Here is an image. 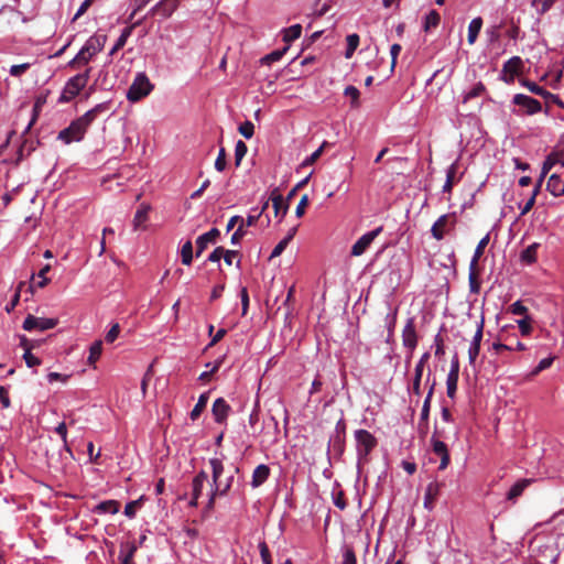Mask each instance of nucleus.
I'll use <instances>...</instances> for the list:
<instances>
[{"label": "nucleus", "mask_w": 564, "mask_h": 564, "mask_svg": "<svg viewBox=\"0 0 564 564\" xmlns=\"http://www.w3.org/2000/svg\"><path fill=\"white\" fill-rule=\"evenodd\" d=\"M209 464L213 470V485L210 496L206 506L207 510H212L214 508L215 499L217 496L227 495L234 481V475H230L225 480L221 479V475L224 473V465L220 459L212 458L209 459Z\"/></svg>", "instance_id": "nucleus-1"}, {"label": "nucleus", "mask_w": 564, "mask_h": 564, "mask_svg": "<svg viewBox=\"0 0 564 564\" xmlns=\"http://www.w3.org/2000/svg\"><path fill=\"white\" fill-rule=\"evenodd\" d=\"M105 37L91 36L89 37L76 56L68 62V66L74 69H79L87 66L93 57L104 48Z\"/></svg>", "instance_id": "nucleus-2"}, {"label": "nucleus", "mask_w": 564, "mask_h": 564, "mask_svg": "<svg viewBox=\"0 0 564 564\" xmlns=\"http://www.w3.org/2000/svg\"><path fill=\"white\" fill-rule=\"evenodd\" d=\"M90 122L84 117V115L70 122V124L58 132L57 139L63 141L65 144H70L76 141L79 142L84 139Z\"/></svg>", "instance_id": "nucleus-3"}, {"label": "nucleus", "mask_w": 564, "mask_h": 564, "mask_svg": "<svg viewBox=\"0 0 564 564\" xmlns=\"http://www.w3.org/2000/svg\"><path fill=\"white\" fill-rule=\"evenodd\" d=\"M154 86L144 73H138L127 91V99L137 102L147 97Z\"/></svg>", "instance_id": "nucleus-4"}, {"label": "nucleus", "mask_w": 564, "mask_h": 564, "mask_svg": "<svg viewBox=\"0 0 564 564\" xmlns=\"http://www.w3.org/2000/svg\"><path fill=\"white\" fill-rule=\"evenodd\" d=\"M356 449L359 458H367L377 446V438L367 430L355 431Z\"/></svg>", "instance_id": "nucleus-5"}, {"label": "nucleus", "mask_w": 564, "mask_h": 564, "mask_svg": "<svg viewBox=\"0 0 564 564\" xmlns=\"http://www.w3.org/2000/svg\"><path fill=\"white\" fill-rule=\"evenodd\" d=\"M86 87L84 84V78L77 77L76 75L70 77L64 88L63 91L58 98V102L66 104L73 100L76 96L79 95V93Z\"/></svg>", "instance_id": "nucleus-6"}, {"label": "nucleus", "mask_w": 564, "mask_h": 564, "mask_svg": "<svg viewBox=\"0 0 564 564\" xmlns=\"http://www.w3.org/2000/svg\"><path fill=\"white\" fill-rule=\"evenodd\" d=\"M58 324L57 318H45V317H36L32 314H29L23 322V329L31 332L37 329L40 332H44L47 329L54 328Z\"/></svg>", "instance_id": "nucleus-7"}, {"label": "nucleus", "mask_w": 564, "mask_h": 564, "mask_svg": "<svg viewBox=\"0 0 564 564\" xmlns=\"http://www.w3.org/2000/svg\"><path fill=\"white\" fill-rule=\"evenodd\" d=\"M441 436L438 431L435 430L431 437V444L433 453L441 459L438 469L444 470L449 465L451 457L447 445L441 441Z\"/></svg>", "instance_id": "nucleus-8"}, {"label": "nucleus", "mask_w": 564, "mask_h": 564, "mask_svg": "<svg viewBox=\"0 0 564 564\" xmlns=\"http://www.w3.org/2000/svg\"><path fill=\"white\" fill-rule=\"evenodd\" d=\"M382 231V227H378L365 235H362L351 247V256L359 257L361 256L372 243V241L379 236Z\"/></svg>", "instance_id": "nucleus-9"}, {"label": "nucleus", "mask_w": 564, "mask_h": 564, "mask_svg": "<svg viewBox=\"0 0 564 564\" xmlns=\"http://www.w3.org/2000/svg\"><path fill=\"white\" fill-rule=\"evenodd\" d=\"M513 104L525 109L524 113L532 116L542 110V105L539 100L527 96L524 94H517L513 97Z\"/></svg>", "instance_id": "nucleus-10"}, {"label": "nucleus", "mask_w": 564, "mask_h": 564, "mask_svg": "<svg viewBox=\"0 0 564 564\" xmlns=\"http://www.w3.org/2000/svg\"><path fill=\"white\" fill-rule=\"evenodd\" d=\"M523 62L519 56H513L508 59L502 67L503 80L508 84L512 83L514 76L521 72Z\"/></svg>", "instance_id": "nucleus-11"}, {"label": "nucleus", "mask_w": 564, "mask_h": 564, "mask_svg": "<svg viewBox=\"0 0 564 564\" xmlns=\"http://www.w3.org/2000/svg\"><path fill=\"white\" fill-rule=\"evenodd\" d=\"M403 346L413 351L417 345V335L415 330V323L413 318H409L402 330Z\"/></svg>", "instance_id": "nucleus-12"}, {"label": "nucleus", "mask_w": 564, "mask_h": 564, "mask_svg": "<svg viewBox=\"0 0 564 564\" xmlns=\"http://www.w3.org/2000/svg\"><path fill=\"white\" fill-rule=\"evenodd\" d=\"M178 0H161L150 11L152 15H160L164 19L170 18L177 9Z\"/></svg>", "instance_id": "nucleus-13"}, {"label": "nucleus", "mask_w": 564, "mask_h": 564, "mask_svg": "<svg viewBox=\"0 0 564 564\" xmlns=\"http://www.w3.org/2000/svg\"><path fill=\"white\" fill-rule=\"evenodd\" d=\"M230 410V405L224 398L216 399L212 408V413L214 415L215 422L220 424L224 423L227 420Z\"/></svg>", "instance_id": "nucleus-14"}, {"label": "nucleus", "mask_w": 564, "mask_h": 564, "mask_svg": "<svg viewBox=\"0 0 564 564\" xmlns=\"http://www.w3.org/2000/svg\"><path fill=\"white\" fill-rule=\"evenodd\" d=\"M443 484L437 481H432L427 485L424 495V508L427 510H432L434 505L440 496L441 488Z\"/></svg>", "instance_id": "nucleus-15"}, {"label": "nucleus", "mask_w": 564, "mask_h": 564, "mask_svg": "<svg viewBox=\"0 0 564 564\" xmlns=\"http://www.w3.org/2000/svg\"><path fill=\"white\" fill-rule=\"evenodd\" d=\"M219 235L220 231L217 228H212L209 231L200 235L196 239V257H199L204 252L208 243H214Z\"/></svg>", "instance_id": "nucleus-16"}, {"label": "nucleus", "mask_w": 564, "mask_h": 564, "mask_svg": "<svg viewBox=\"0 0 564 564\" xmlns=\"http://www.w3.org/2000/svg\"><path fill=\"white\" fill-rule=\"evenodd\" d=\"M261 213L258 215H249L246 220L243 219V223H240L237 230L231 236V243L237 245L241 241V239L246 236L247 231L245 226L251 227L254 226L260 217Z\"/></svg>", "instance_id": "nucleus-17"}, {"label": "nucleus", "mask_w": 564, "mask_h": 564, "mask_svg": "<svg viewBox=\"0 0 564 564\" xmlns=\"http://www.w3.org/2000/svg\"><path fill=\"white\" fill-rule=\"evenodd\" d=\"M453 219V223L455 221L454 215H442L432 226L431 232L432 236L436 240H442L444 238L445 228L449 221V219Z\"/></svg>", "instance_id": "nucleus-18"}, {"label": "nucleus", "mask_w": 564, "mask_h": 564, "mask_svg": "<svg viewBox=\"0 0 564 564\" xmlns=\"http://www.w3.org/2000/svg\"><path fill=\"white\" fill-rule=\"evenodd\" d=\"M270 476V468L268 465H258L252 473L251 486L258 488L263 485Z\"/></svg>", "instance_id": "nucleus-19"}, {"label": "nucleus", "mask_w": 564, "mask_h": 564, "mask_svg": "<svg viewBox=\"0 0 564 564\" xmlns=\"http://www.w3.org/2000/svg\"><path fill=\"white\" fill-rule=\"evenodd\" d=\"M270 198L272 200L275 216H279L280 214L282 217L285 216L289 210V204L285 203L283 196L276 188L272 191Z\"/></svg>", "instance_id": "nucleus-20"}, {"label": "nucleus", "mask_w": 564, "mask_h": 564, "mask_svg": "<svg viewBox=\"0 0 564 564\" xmlns=\"http://www.w3.org/2000/svg\"><path fill=\"white\" fill-rule=\"evenodd\" d=\"M533 479L523 478L518 480L508 491L507 499L508 500H516L518 497L522 495L524 489L529 487L532 484Z\"/></svg>", "instance_id": "nucleus-21"}, {"label": "nucleus", "mask_w": 564, "mask_h": 564, "mask_svg": "<svg viewBox=\"0 0 564 564\" xmlns=\"http://www.w3.org/2000/svg\"><path fill=\"white\" fill-rule=\"evenodd\" d=\"M546 189L554 196L564 194V181L557 174H552L546 183Z\"/></svg>", "instance_id": "nucleus-22"}, {"label": "nucleus", "mask_w": 564, "mask_h": 564, "mask_svg": "<svg viewBox=\"0 0 564 564\" xmlns=\"http://www.w3.org/2000/svg\"><path fill=\"white\" fill-rule=\"evenodd\" d=\"M479 268L478 265L469 264V291L474 294H478L480 292V280H479Z\"/></svg>", "instance_id": "nucleus-23"}, {"label": "nucleus", "mask_w": 564, "mask_h": 564, "mask_svg": "<svg viewBox=\"0 0 564 564\" xmlns=\"http://www.w3.org/2000/svg\"><path fill=\"white\" fill-rule=\"evenodd\" d=\"M119 509H120V503L117 500H106V501H101L100 503H98L95 507L94 511L99 514H104V513L115 514L119 511Z\"/></svg>", "instance_id": "nucleus-24"}, {"label": "nucleus", "mask_w": 564, "mask_h": 564, "mask_svg": "<svg viewBox=\"0 0 564 564\" xmlns=\"http://www.w3.org/2000/svg\"><path fill=\"white\" fill-rule=\"evenodd\" d=\"M111 102L105 101L96 105L94 108L89 109L84 113V117L90 122V124L96 120V118L107 112L110 109Z\"/></svg>", "instance_id": "nucleus-25"}, {"label": "nucleus", "mask_w": 564, "mask_h": 564, "mask_svg": "<svg viewBox=\"0 0 564 564\" xmlns=\"http://www.w3.org/2000/svg\"><path fill=\"white\" fill-rule=\"evenodd\" d=\"M457 170H458V166H457L456 162L451 164V166L447 169L446 181H445V184L443 185L444 193H451L453 189V186L458 182V178L456 177Z\"/></svg>", "instance_id": "nucleus-26"}, {"label": "nucleus", "mask_w": 564, "mask_h": 564, "mask_svg": "<svg viewBox=\"0 0 564 564\" xmlns=\"http://www.w3.org/2000/svg\"><path fill=\"white\" fill-rule=\"evenodd\" d=\"M294 294H295V285H292L289 291L285 301L283 302L282 306H280L276 310V313H279L281 310L284 311V318L288 319L292 313H293V301H294Z\"/></svg>", "instance_id": "nucleus-27"}, {"label": "nucleus", "mask_w": 564, "mask_h": 564, "mask_svg": "<svg viewBox=\"0 0 564 564\" xmlns=\"http://www.w3.org/2000/svg\"><path fill=\"white\" fill-rule=\"evenodd\" d=\"M481 26H482V19L480 17H477L475 19H473L468 25V43L470 45H473L478 35H479V32L481 30Z\"/></svg>", "instance_id": "nucleus-28"}, {"label": "nucleus", "mask_w": 564, "mask_h": 564, "mask_svg": "<svg viewBox=\"0 0 564 564\" xmlns=\"http://www.w3.org/2000/svg\"><path fill=\"white\" fill-rule=\"evenodd\" d=\"M150 209L151 207L145 204H142L138 208L133 218V227L135 230L140 229L142 225L148 220Z\"/></svg>", "instance_id": "nucleus-29"}, {"label": "nucleus", "mask_w": 564, "mask_h": 564, "mask_svg": "<svg viewBox=\"0 0 564 564\" xmlns=\"http://www.w3.org/2000/svg\"><path fill=\"white\" fill-rule=\"evenodd\" d=\"M523 86L527 87L532 94L539 95L546 100H551L552 96L554 95V94L550 93L549 90H546L544 87L539 86L534 82L524 80Z\"/></svg>", "instance_id": "nucleus-30"}, {"label": "nucleus", "mask_w": 564, "mask_h": 564, "mask_svg": "<svg viewBox=\"0 0 564 564\" xmlns=\"http://www.w3.org/2000/svg\"><path fill=\"white\" fill-rule=\"evenodd\" d=\"M135 552L137 545L134 543H129L122 547L119 555L121 564H133V556Z\"/></svg>", "instance_id": "nucleus-31"}, {"label": "nucleus", "mask_w": 564, "mask_h": 564, "mask_svg": "<svg viewBox=\"0 0 564 564\" xmlns=\"http://www.w3.org/2000/svg\"><path fill=\"white\" fill-rule=\"evenodd\" d=\"M208 392L202 393L198 398L197 403L195 404L194 409L191 411V419L193 421L197 420L202 412L205 410L207 402H208Z\"/></svg>", "instance_id": "nucleus-32"}, {"label": "nucleus", "mask_w": 564, "mask_h": 564, "mask_svg": "<svg viewBox=\"0 0 564 564\" xmlns=\"http://www.w3.org/2000/svg\"><path fill=\"white\" fill-rule=\"evenodd\" d=\"M50 95V90H45L43 94L39 95L35 99L34 107H33V118L31 122L29 123L28 129L31 128V126L35 122L39 112L41 111L42 107L46 104L47 97Z\"/></svg>", "instance_id": "nucleus-33"}, {"label": "nucleus", "mask_w": 564, "mask_h": 564, "mask_svg": "<svg viewBox=\"0 0 564 564\" xmlns=\"http://www.w3.org/2000/svg\"><path fill=\"white\" fill-rule=\"evenodd\" d=\"M539 248L538 243H532L527 247L520 254V259L522 262L532 264L536 261V250Z\"/></svg>", "instance_id": "nucleus-34"}, {"label": "nucleus", "mask_w": 564, "mask_h": 564, "mask_svg": "<svg viewBox=\"0 0 564 564\" xmlns=\"http://www.w3.org/2000/svg\"><path fill=\"white\" fill-rule=\"evenodd\" d=\"M489 234H487L484 238L480 239L469 264L478 265L479 259L482 257L485 248L489 243Z\"/></svg>", "instance_id": "nucleus-35"}, {"label": "nucleus", "mask_w": 564, "mask_h": 564, "mask_svg": "<svg viewBox=\"0 0 564 564\" xmlns=\"http://www.w3.org/2000/svg\"><path fill=\"white\" fill-rule=\"evenodd\" d=\"M302 33L301 24H294L283 31V41L285 43H291L292 41L299 39Z\"/></svg>", "instance_id": "nucleus-36"}, {"label": "nucleus", "mask_w": 564, "mask_h": 564, "mask_svg": "<svg viewBox=\"0 0 564 564\" xmlns=\"http://www.w3.org/2000/svg\"><path fill=\"white\" fill-rule=\"evenodd\" d=\"M441 15L435 10L430 11L425 17L423 29L429 32L432 28H436L440 24Z\"/></svg>", "instance_id": "nucleus-37"}, {"label": "nucleus", "mask_w": 564, "mask_h": 564, "mask_svg": "<svg viewBox=\"0 0 564 564\" xmlns=\"http://www.w3.org/2000/svg\"><path fill=\"white\" fill-rule=\"evenodd\" d=\"M329 145L330 144L327 141H324L316 151H314L310 156H307L303 161L302 166L313 165L321 158V155L323 154L324 150L327 147H329Z\"/></svg>", "instance_id": "nucleus-38"}, {"label": "nucleus", "mask_w": 564, "mask_h": 564, "mask_svg": "<svg viewBox=\"0 0 564 564\" xmlns=\"http://www.w3.org/2000/svg\"><path fill=\"white\" fill-rule=\"evenodd\" d=\"M492 349L496 351V352H500L502 350H519V351H523L527 349L525 345L522 344L521 341L517 340L516 345H507V344H501V343H494L492 344Z\"/></svg>", "instance_id": "nucleus-39"}, {"label": "nucleus", "mask_w": 564, "mask_h": 564, "mask_svg": "<svg viewBox=\"0 0 564 564\" xmlns=\"http://www.w3.org/2000/svg\"><path fill=\"white\" fill-rule=\"evenodd\" d=\"M359 45V35L354 33L347 36V48L345 57L350 58Z\"/></svg>", "instance_id": "nucleus-40"}, {"label": "nucleus", "mask_w": 564, "mask_h": 564, "mask_svg": "<svg viewBox=\"0 0 564 564\" xmlns=\"http://www.w3.org/2000/svg\"><path fill=\"white\" fill-rule=\"evenodd\" d=\"M102 352V343L101 340L95 341L89 349V357H88V364L94 365Z\"/></svg>", "instance_id": "nucleus-41"}, {"label": "nucleus", "mask_w": 564, "mask_h": 564, "mask_svg": "<svg viewBox=\"0 0 564 564\" xmlns=\"http://www.w3.org/2000/svg\"><path fill=\"white\" fill-rule=\"evenodd\" d=\"M182 263L185 265H189L193 261V245L188 240L186 241L181 249Z\"/></svg>", "instance_id": "nucleus-42"}, {"label": "nucleus", "mask_w": 564, "mask_h": 564, "mask_svg": "<svg viewBox=\"0 0 564 564\" xmlns=\"http://www.w3.org/2000/svg\"><path fill=\"white\" fill-rule=\"evenodd\" d=\"M248 147L242 140H238L235 147V164L238 167L247 154Z\"/></svg>", "instance_id": "nucleus-43"}, {"label": "nucleus", "mask_w": 564, "mask_h": 564, "mask_svg": "<svg viewBox=\"0 0 564 564\" xmlns=\"http://www.w3.org/2000/svg\"><path fill=\"white\" fill-rule=\"evenodd\" d=\"M288 50H289V46H285L282 50H275V51L271 52L270 54L262 57V59H261L262 64L270 65L274 62L280 61L282 58V56L286 53Z\"/></svg>", "instance_id": "nucleus-44"}, {"label": "nucleus", "mask_w": 564, "mask_h": 564, "mask_svg": "<svg viewBox=\"0 0 564 564\" xmlns=\"http://www.w3.org/2000/svg\"><path fill=\"white\" fill-rule=\"evenodd\" d=\"M486 90V87L482 83H477L465 96H464V102H467L468 100L478 97L482 95Z\"/></svg>", "instance_id": "nucleus-45"}, {"label": "nucleus", "mask_w": 564, "mask_h": 564, "mask_svg": "<svg viewBox=\"0 0 564 564\" xmlns=\"http://www.w3.org/2000/svg\"><path fill=\"white\" fill-rule=\"evenodd\" d=\"M458 377L447 375L446 379V393L447 397L453 399L457 391Z\"/></svg>", "instance_id": "nucleus-46"}, {"label": "nucleus", "mask_w": 564, "mask_h": 564, "mask_svg": "<svg viewBox=\"0 0 564 564\" xmlns=\"http://www.w3.org/2000/svg\"><path fill=\"white\" fill-rule=\"evenodd\" d=\"M560 161L558 153H551L543 163L541 177L545 176L555 163Z\"/></svg>", "instance_id": "nucleus-47"}, {"label": "nucleus", "mask_w": 564, "mask_h": 564, "mask_svg": "<svg viewBox=\"0 0 564 564\" xmlns=\"http://www.w3.org/2000/svg\"><path fill=\"white\" fill-rule=\"evenodd\" d=\"M55 432L61 436V438L63 441V444H64L65 451L68 452L72 455V451H70V448L68 446V442H67V426H66V423L65 422H61L55 427Z\"/></svg>", "instance_id": "nucleus-48"}, {"label": "nucleus", "mask_w": 564, "mask_h": 564, "mask_svg": "<svg viewBox=\"0 0 564 564\" xmlns=\"http://www.w3.org/2000/svg\"><path fill=\"white\" fill-rule=\"evenodd\" d=\"M344 95L346 97H349L351 99V106L358 107L359 106V96L360 93L355 86H347L344 90Z\"/></svg>", "instance_id": "nucleus-49"}, {"label": "nucleus", "mask_w": 564, "mask_h": 564, "mask_svg": "<svg viewBox=\"0 0 564 564\" xmlns=\"http://www.w3.org/2000/svg\"><path fill=\"white\" fill-rule=\"evenodd\" d=\"M423 371L424 370H421V367H415V369H414V379H413L412 391L417 397L421 395V379L423 376Z\"/></svg>", "instance_id": "nucleus-50"}, {"label": "nucleus", "mask_w": 564, "mask_h": 564, "mask_svg": "<svg viewBox=\"0 0 564 564\" xmlns=\"http://www.w3.org/2000/svg\"><path fill=\"white\" fill-rule=\"evenodd\" d=\"M238 131L246 139H251L254 134V126L251 121L247 120L239 126Z\"/></svg>", "instance_id": "nucleus-51"}, {"label": "nucleus", "mask_w": 564, "mask_h": 564, "mask_svg": "<svg viewBox=\"0 0 564 564\" xmlns=\"http://www.w3.org/2000/svg\"><path fill=\"white\" fill-rule=\"evenodd\" d=\"M554 357H547L542 359L538 366L531 371L530 376L534 377L538 376L541 371L550 368L553 364Z\"/></svg>", "instance_id": "nucleus-52"}, {"label": "nucleus", "mask_w": 564, "mask_h": 564, "mask_svg": "<svg viewBox=\"0 0 564 564\" xmlns=\"http://www.w3.org/2000/svg\"><path fill=\"white\" fill-rule=\"evenodd\" d=\"M291 242V237L283 238L272 250L270 259L276 258L282 254L288 245Z\"/></svg>", "instance_id": "nucleus-53"}, {"label": "nucleus", "mask_w": 564, "mask_h": 564, "mask_svg": "<svg viewBox=\"0 0 564 564\" xmlns=\"http://www.w3.org/2000/svg\"><path fill=\"white\" fill-rule=\"evenodd\" d=\"M130 35V31L128 29H126L122 34L118 37L117 42L115 43L113 47L111 48L110 51V55H113L116 52H118L119 50H121L126 42H127V39L128 36Z\"/></svg>", "instance_id": "nucleus-54"}, {"label": "nucleus", "mask_w": 564, "mask_h": 564, "mask_svg": "<svg viewBox=\"0 0 564 564\" xmlns=\"http://www.w3.org/2000/svg\"><path fill=\"white\" fill-rule=\"evenodd\" d=\"M31 349L32 347H26V351H24L23 355V359L26 366L30 368L39 366L41 364V360L31 352Z\"/></svg>", "instance_id": "nucleus-55"}, {"label": "nucleus", "mask_w": 564, "mask_h": 564, "mask_svg": "<svg viewBox=\"0 0 564 564\" xmlns=\"http://www.w3.org/2000/svg\"><path fill=\"white\" fill-rule=\"evenodd\" d=\"M539 189H540V184H538V186L533 189L531 197L527 200L524 206L521 208V215H525L532 209V207L535 204V197L539 193Z\"/></svg>", "instance_id": "nucleus-56"}, {"label": "nucleus", "mask_w": 564, "mask_h": 564, "mask_svg": "<svg viewBox=\"0 0 564 564\" xmlns=\"http://www.w3.org/2000/svg\"><path fill=\"white\" fill-rule=\"evenodd\" d=\"M260 556L263 564H272L271 553L265 542L259 543Z\"/></svg>", "instance_id": "nucleus-57"}, {"label": "nucleus", "mask_w": 564, "mask_h": 564, "mask_svg": "<svg viewBox=\"0 0 564 564\" xmlns=\"http://www.w3.org/2000/svg\"><path fill=\"white\" fill-rule=\"evenodd\" d=\"M141 507V499L130 501L124 507V514L128 518H133L135 516L137 509Z\"/></svg>", "instance_id": "nucleus-58"}, {"label": "nucleus", "mask_w": 564, "mask_h": 564, "mask_svg": "<svg viewBox=\"0 0 564 564\" xmlns=\"http://www.w3.org/2000/svg\"><path fill=\"white\" fill-rule=\"evenodd\" d=\"M226 150L225 148H220L219 150V153H218V156L215 161V169L218 171V172H223L225 169H226Z\"/></svg>", "instance_id": "nucleus-59"}, {"label": "nucleus", "mask_w": 564, "mask_h": 564, "mask_svg": "<svg viewBox=\"0 0 564 564\" xmlns=\"http://www.w3.org/2000/svg\"><path fill=\"white\" fill-rule=\"evenodd\" d=\"M223 364V359H218L212 367L210 370L208 371H204L199 375V380L200 381H209L212 376L219 369V367L221 366Z\"/></svg>", "instance_id": "nucleus-60"}, {"label": "nucleus", "mask_w": 564, "mask_h": 564, "mask_svg": "<svg viewBox=\"0 0 564 564\" xmlns=\"http://www.w3.org/2000/svg\"><path fill=\"white\" fill-rule=\"evenodd\" d=\"M120 334V325L113 324L105 336V340L109 344L113 343Z\"/></svg>", "instance_id": "nucleus-61"}, {"label": "nucleus", "mask_w": 564, "mask_h": 564, "mask_svg": "<svg viewBox=\"0 0 564 564\" xmlns=\"http://www.w3.org/2000/svg\"><path fill=\"white\" fill-rule=\"evenodd\" d=\"M518 325H519L521 335H523V336H528L532 330L531 318L529 316H524V318L520 319L518 322Z\"/></svg>", "instance_id": "nucleus-62"}, {"label": "nucleus", "mask_w": 564, "mask_h": 564, "mask_svg": "<svg viewBox=\"0 0 564 564\" xmlns=\"http://www.w3.org/2000/svg\"><path fill=\"white\" fill-rule=\"evenodd\" d=\"M29 68H30V64L29 63L13 65L10 68V75L14 76V77H19L22 74H24Z\"/></svg>", "instance_id": "nucleus-63"}, {"label": "nucleus", "mask_w": 564, "mask_h": 564, "mask_svg": "<svg viewBox=\"0 0 564 564\" xmlns=\"http://www.w3.org/2000/svg\"><path fill=\"white\" fill-rule=\"evenodd\" d=\"M341 564H357L356 554L351 547L345 550Z\"/></svg>", "instance_id": "nucleus-64"}]
</instances>
